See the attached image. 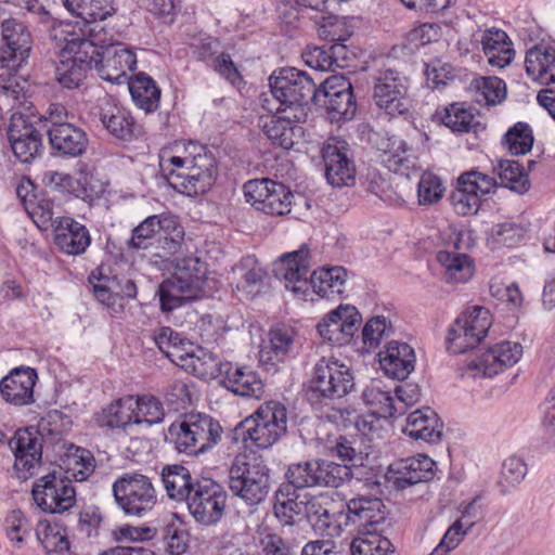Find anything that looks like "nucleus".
Returning a JSON list of instances; mask_svg holds the SVG:
<instances>
[{
  "mask_svg": "<svg viewBox=\"0 0 555 555\" xmlns=\"http://www.w3.org/2000/svg\"><path fill=\"white\" fill-rule=\"evenodd\" d=\"M162 479L168 496L176 501H185L196 481L183 465L164 467Z\"/></svg>",
  "mask_w": 555,
  "mask_h": 555,
  "instance_id": "de8ad7c7",
  "label": "nucleus"
},
{
  "mask_svg": "<svg viewBox=\"0 0 555 555\" xmlns=\"http://www.w3.org/2000/svg\"><path fill=\"white\" fill-rule=\"evenodd\" d=\"M281 274L285 287L295 294H304L309 285L323 298H335L345 291L348 272L344 267L314 270L310 279L309 250L299 249L282 258Z\"/></svg>",
  "mask_w": 555,
  "mask_h": 555,
  "instance_id": "7ed1b4c3",
  "label": "nucleus"
},
{
  "mask_svg": "<svg viewBox=\"0 0 555 555\" xmlns=\"http://www.w3.org/2000/svg\"><path fill=\"white\" fill-rule=\"evenodd\" d=\"M68 470L78 480H86L95 469V459L91 451L83 448H76L67 459Z\"/></svg>",
  "mask_w": 555,
  "mask_h": 555,
  "instance_id": "338daca9",
  "label": "nucleus"
},
{
  "mask_svg": "<svg viewBox=\"0 0 555 555\" xmlns=\"http://www.w3.org/2000/svg\"><path fill=\"white\" fill-rule=\"evenodd\" d=\"M325 178L333 186H349L356 181V167L344 140L328 139L322 147Z\"/></svg>",
  "mask_w": 555,
  "mask_h": 555,
  "instance_id": "412c9836",
  "label": "nucleus"
},
{
  "mask_svg": "<svg viewBox=\"0 0 555 555\" xmlns=\"http://www.w3.org/2000/svg\"><path fill=\"white\" fill-rule=\"evenodd\" d=\"M501 143L512 155H524L532 149V129L527 122L518 121L506 131Z\"/></svg>",
  "mask_w": 555,
  "mask_h": 555,
  "instance_id": "864d4df0",
  "label": "nucleus"
},
{
  "mask_svg": "<svg viewBox=\"0 0 555 555\" xmlns=\"http://www.w3.org/2000/svg\"><path fill=\"white\" fill-rule=\"evenodd\" d=\"M306 117V113H278L271 116L262 125V130L267 138L278 146L285 150L293 147L295 139L302 133V128L297 125Z\"/></svg>",
  "mask_w": 555,
  "mask_h": 555,
  "instance_id": "473e14b6",
  "label": "nucleus"
},
{
  "mask_svg": "<svg viewBox=\"0 0 555 555\" xmlns=\"http://www.w3.org/2000/svg\"><path fill=\"white\" fill-rule=\"evenodd\" d=\"M496 188L498 180L494 176L470 170L460 175L449 199L457 215L472 216L478 212L482 197Z\"/></svg>",
  "mask_w": 555,
  "mask_h": 555,
  "instance_id": "f3484780",
  "label": "nucleus"
},
{
  "mask_svg": "<svg viewBox=\"0 0 555 555\" xmlns=\"http://www.w3.org/2000/svg\"><path fill=\"white\" fill-rule=\"evenodd\" d=\"M527 76L540 85L555 83V46L540 42L527 50L525 55Z\"/></svg>",
  "mask_w": 555,
  "mask_h": 555,
  "instance_id": "72a5a7b5",
  "label": "nucleus"
},
{
  "mask_svg": "<svg viewBox=\"0 0 555 555\" xmlns=\"http://www.w3.org/2000/svg\"><path fill=\"white\" fill-rule=\"evenodd\" d=\"M159 350L171 361L184 360V346L189 341L171 327H162L154 336Z\"/></svg>",
  "mask_w": 555,
  "mask_h": 555,
  "instance_id": "6e6d98bb",
  "label": "nucleus"
},
{
  "mask_svg": "<svg viewBox=\"0 0 555 555\" xmlns=\"http://www.w3.org/2000/svg\"><path fill=\"white\" fill-rule=\"evenodd\" d=\"M36 505L44 513L62 514L76 504V490L72 480L61 472L40 477L33 486Z\"/></svg>",
  "mask_w": 555,
  "mask_h": 555,
  "instance_id": "dca6fc26",
  "label": "nucleus"
},
{
  "mask_svg": "<svg viewBox=\"0 0 555 555\" xmlns=\"http://www.w3.org/2000/svg\"><path fill=\"white\" fill-rule=\"evenodd\" d=\"M476 500L469 502L462 512V517L456 519L446 531L439 544L428 555H447L453 551L475 525Z\"/></svg>",
  "mask_w": 555,
  "mask_h": 555,
  "instance_id": "a19ab883",
  "label": "nucleus"
},
{
  "mask_svg": "<svg viewBox=\"0 0 555 555\" xmlns=\"http://www.w3.org/2000/svg\"><path fill=\"white\" fill-rule=\"evenodd\" d=\"M459 238L453 244L454 250H439L437 261L443 268V278L448 283H465L474 275L473 260L460 253Z\"/></svg>",
  "mask_w": 555,
  "mask_h": 555,
  "instance_id": "58836bf2",
  "label": "nucleus"
},
{
  "mask_svg": "<svg viewBox=\"0 0 555 555\" xmlns=\"http://www.w3.org/2000/svg\"><path fill=\"white\" fill-rule=\"evenodd\" d=\"M92 64L103 80L121 85L130 79L129 75L137 68V55L131 48L119 43L101 51Z\"/></svg>",
  "mask_w": 555,
  "mask_h": 555,
  "instance_id": "6ab92c4d",
  "label": "nucleus"
},
{
  "mask_svg": "<svg viewBox=\"0 0 555 555\" xmlns=\"http://www.w3.org/2000/svg\"><path fill=\"white\" fill-rule=\"evenodd\" d=\"M318 34L321 39L332 43L347 41L352 31L344 18L335 15H322L318 22Z\"/></svg>",
  "mask_w": 555,
  "mask_h": 555,
  "instance_id": "bf43d9fd",
  "label": "nucleus"
},
{
  "mask_svg": "<svg viewBox=\"0 0 555 555\" xmlns=\"http://www.w3.org/2000/svg\"><path fill=\"white\" fill-rule=\"evenodd\" d=\"M127 82L131 98L139 108L145 113H152L158 108L160 89L152 77L139 73Z\"/></svg>",
  "mask_w": 555,
  "mask_h": 555,
  "instance_id": "37998d69",
  "label": "nucleus"
},
{
  "mask_svg": "<svg viewBox=\"0 0 555 555\" xmlns=\"http://www.w3.org/2000/svg\"><path fill=\"white\" fill-rule=\"evenodd\" d=\"M375 493L372 496L359 494L346 503L349 525L357 527L358 535L371 532H385L389 526L386 505L377 494H383L380 483L374 482Z\"/></svg>",
  "mask_w": 555,
  "mask_h": 555,
  "instance_id": "2eb2a0df",
  "label": "nucleus"
},
{
  "mask_svg": "<svg viewBox=\"0 0 555 555\" xmlns=\"http://www.w3.org/2000/svg\"><path fill=\"white\" fill-rule=\"evenodd\" d=\"M287 422V409L283 403L266 401L235 426L232 441H241L246 449H269L285 436Z\"/></svg>",
  "mask_w": 555,
  "mask_h": 555,
  "instance_id": "20e7f679",
  "label": "nucleus"
},
{
  "mask_svg": "<svg viewBox=\"0 0 555 555\" xmlns=\"http://www.w3.org/2000/svg\"><path fill=\"white\" fill-rule=\"evenodd\" d=\"M48 138L53 153L62 157H78L86 153L89 139L83 129L65 121H52Z\"/></svg>",
  "mask_w": 555,
  "mask_h": 555,
  "instance_id": "bb28decb",
  "label": "nucleus"
},
{
  "mask_svg": "<svg viewBox=\"0 0 555 555\" xmlns=\"http://www.w3.org/2000/svg\"><path fill=\"white\" fill-rule=\"evenodd\" d=\"M346 509L331 512L327 509L321 518L312 520L314 531L326 537H338L345 527L349 525Z\"/></svg>",
  "mask_w": 555,
  "mask_h": 555,
  "instance_id": "e2e57ef3",
  "label": "nucleus"
},
{
  "mask_svg": "<svg viewBox=\"0 0 555 555\" xmlns=\"http://www.w3.org/2000/svg\"><path fill=\"white\" fill-rule=\"evenodd\" d=\"M33 108V103L18 83L0 86V118L10 119L9 141L14 155L22 163H30L43 151L41 133L29 120Z\"/></svg>",
  "mask_w": 555,
  "mask_h": 555,
  "instance_id": "f03ea898",
  "label": "nucleus"
},
{
  "mask_svg": "<svg viewBox=\"0 0 555 555\" xmlns=\"http://www.w3.org/2000/svg\"><path fill=\"white\" fill-rule=\"evenodd\" d=\"M119 37L118 31L107 28L106 25L98 21L85 23L83 28H80V34L73 31L66 38L75 41V46L82 51L83 57L95 60L101 51L119 44Z\"/></svg>",
  "mask_w": 555,
  "mask_h": 555,
  "instance_id": "7c9ffc66",
  "label": "nucleus"
},
{
  "mask_svg": "<svg viewBox=\"0 0 555 555\" xmlns=\"http://www.w3.org/2000/svg\"><path fill=\"white\" fill-rule=\"evenodd\" d=\"M38 379L35 369L15 367L0 380L2 399L12 405L24 406L34 400V387Z\"/></svg>",
  "mask_w": 555,
  "mask_h": 555,
  "instance_id": "c756f323",
  "label": "nucleus"
},
{
  "mask_svg": "<svg viewBox=\"0 0 555 555\" xmlns=\"http://www.w3.org/2000/svg\"><path fill=\"white\" fill-rule=\"evenodd\" d=\"M298 335L294 327L285 324L272 327L260 351V362L268 369L294 359L297 354Z\"/></svg>",
  "mask_w": 555,
  "mask_h": 555,
  "instance_id": "5701e85b",
  "label": "nucleus"
},
{
  "mask_svg": "<svg viewBox=\"0 0 555 555\" xmlns=\"http://www.w3.org/2000/svg\"><path fill=\"white\" fill-rule=\"evenodd\" d=\"M436 463L427 455L401 459L389 466L386 475L388 481L397 490L426 482L435 476Z\"/></svg>",
  "mask_w": 555,
  "mask_h": 555,
  "instance_id": "393cba45",
  "label": "nucleus"
},
{
  "mask_svg": "<svg viewBox=\"0 0 555 555\" xmlns=\"http://www.w3.org/2000/svg\"><path fill=\"white\" fill-rule=\"evenodd\" d=\"M435 117L453 132L459 133L475 131L479 124L472 107L460 102L437 109Z\"/></svg>",
  "mask_w": 555,
  "mask_h": 555,
  "instance_id": "c03bdc74",
  "label": "nucleus"
},
{
  "mask_svg": "<svg viewBox=\"0 0 555 555\" xmlns=\"http://www.w3.org/2000/svg\"><path fill=\"white\" fill-rule=\"evenodd\" d=\"M2 46L0 48V78L14 85L10 78L26 62L31 50V36L17 20L9 18L1 23Z\"/></svg>",
  "mask_w": 555,
  "mask_h": 555,
  "instance_id": "f8f14e48",
  "label": "nucleus"
},
{
  "mask_svg": "<svg viewBox=\"0 0 555 555\" xmlns=\"http://www.w3.org/2000/svg\"><path fill=\"white\" fill-rule=\"evenodd\" d=\"M172 276L186 285V288H195L203 293V284L206 276L205 263L197 257L178 259Z\"/></svg>",
  "mask_w": 555,
  "mask_h": 555,
  "instance_id": "603ef678",
  "label": "nucleus"
},
{
  "mask_svg": "<svg viewBox=\"0 0 555 555\" xmlns=\"http://www.w3.org/2000/svg\"><path fill=\"white\" fill-rule=\"evenodd\" d=\"M527 472V465L521 457L515 455L507 457L502 464L499 481L502 493H506L509 487L519 485L526 477Z\"/></svg>",
  "mask_w": 555,
  "mask_h": 555,
  "instance_id": "680f3d73",
  "label": "nucleus"
},
{
  "mask_svg": "<svg viewBox=\"0 0 555 555\" xmlns=\"http://www.w3.org/2000/svg\"><path fill=\"white\" fill-rule=\"evenodd\" d=\"M382 162L390 171L410 177L417 167V159L406 142L398 137H389L382 142Z\"/></svg>",
  "mask_w": 555,
  "mask_h": 555,
  "instance_id": "c9c22d12",
  "label": "nucleus"
},
{
  "mask_svg": "<svg viewBox=\"0 0 555 555\" xmlns=\"http://www.w3.org/2000/svg\"><path fill=\"white\" fill-rule=\"evenodd\" d=\"M244 196L256 210L269 216H285L292 211L294 195L283 183L269 178L253 179L243 185Z\"/></svg>",
  "mask_w": 555,
  "mask_h": 555,
  "instance_id": "ddd939ff",
  "label": "nucleus"
},
{
  "mask_svg": "<svg viewBox=\"0 0 555 555\" xmlns=\"http://www.w3.org/2000/svg\"><path fill=\"white\" fill-rule=\"evenodd\" d=\"M480 42L490 65L504 68L514 60L513 42L504 30L488 28L482 31Z\"/></svg>",
  "mask_w": 555,
  "mask_h": 555,
  "instance_id": "4c0bfd02",
  "label": "nucleus"
},
{
  "mask_svg": "<svg viewBox=\"0 0 555 555\" xmlns=\"http://www.w3.org/2000/svg\"><path fill=\"white\" fill-rule=\"evenodd\" d=\"M185 502L197 522L210 526L217 524L224 514L227 492L211 478H196Z\"/></svg>",
  "mask_w": 555,
  "mask_h": 555,
  "instance_id": "4468645a",
  "label": "nucleus"
},
{
  "mask_svg": "<svg viewBox=\"0 0 555 555\" xmlns=\"http://www.w3.org/2000/svg\"><path fill=\"white\" fill-rule=\"evenodd\" d=\"M36 535L49 555H72L68 533L62 525L41 521Z\"/></svg>",
  "mask_w": 555,
  "mask_h": 555,
  "instance_id": "09e8293b",
  "label": "nucleus"
},
{
  "mask_svg": "<svg viewBox=\"0 0 555 555\" xmlns=\"http://www.w3.org/2000/svg\"><path fill=\"white\" fill-rule=\"evenodd\" d=\"M444 188L440 178L431 172H424L417 185L420 205H433L440 201Z\"/></svg>",
  "mask_w": 555,
  "mask_h": 555,
  "instance_id": "774afa93",
  "label": "nucleus"
},
{
  "mask_svg": "<svg viewBox=\"0 0 555 555\" xmlns=\"http://www.w3.org/2000/svg\"><path fill=\"white\" fill-rule=\"evenodd\" d=\"M229 488L247 506L261 504L270 491V469L261 456L237 454L229 469Z\"/></svg>",
  "mask_w": 555,
  "mask_h": 555,
  "instance_id": "423d86ee",
  "label": "nucleus"
},
{
  "mask_svg": "<svg viewBox=\"0 0 555 555\" xmlns=\"http://www.w3.org/2000/svg\"><path fill=\"white\" fill-rule=\"evenodd\" d=\"M181 155L160 156V168L168 184L186 196L205 194L215 184L218 176L217 160L207 146L190 141L182 143Z\"/></svg>",
  "mask_w": 555,
  "mask_h": 555,
  "instance_id": "f257e3e1",
  "label": "nucleus"
},
{
  "mask_svg": "<svg viewBox=\"0 0 555 555\" xmlns=\"http://www.w3.org/2000/svg\"><path fill=\"white\" fill-rule=\"evenodd\" d=\"M184 231L176 217L153 215L145 218L132 230L127 247L131 250L147 249L155 238L164 240L169 253H176L183 241Z\"/></svg>",
  "mask_w": 555,
  "mask_h": 555,
  "instance_id": "9b49d317",
  "label": "nucleus"
},
{
  "mask_svg": "<svg viewBox=\"0 0 555 555\" xmlns=\"http://www.w3.org/2000/svg\"><path fill=\"white\" fill-rule=\"evenodd\" d=\"M322 98L323 105L333 121L349 120L354 116L357 103L353 93H339Z\"/></svg>",
  "mask_w": 555,
  "mask_h": 555,
  "instance_id": "13d9d810",
  "label": "nucleus"
},
{
  "mask_svg": "<svg viewBox=\"0 0 555 555\" xmlns=\"http://www.w3.org/2000/svg\"><path fill=\"white\" fill-rule=\"evenodd\" d=\"M360 323L361 315L356 307L340 305L324 315L317 330L325 341L333 346H344L351 341Z\"/></svg>",
  "mask_w": 555,
  "mask_h": 555,
  "instance_id": "aec40b11",
  "label": "nucleus"
},
{
  "mask_svg": "<svg viewBox=\"0 0 555 555\" xmlns=\"http://www.w3.org/2000/svg\"><path fill=\"white\" fill-rule=\"evenodd\" d=\"M380 367L395 379H405L414 370L415 353L406 343L389 341L378 353Z\"/></svg>",
  "mask_w": 555,
  "mask_h": 555,
  "instance_id": "f704fd0d",
  "label": "nucleus"
},
{
  "mask_svg": "<svg viewBox=\"0 0 555 555\" xmlns=\"http://www.w3.org/2000/svg\"><path fill=\"white\" fill-rule=\"evenodd\" d=\"M222 427L210 415L186 414L173 422L165 435V441L179 453L195 455L215 447L221 439Z\"/></svg>",
  "mask_w": 555,
  "mask_h": 555,
  "instance_id": "39448f33",
  "label": "nucleus"
},
{
  "mask_svg": "<svg viewBox=\"0 0 555 555\" xmlns=\"http://www.w3.org/2000/svg\"><path fill=\"white\" fill-rule=\"evenodd\" d=\"M492 319L489 309L474 306L464 311L448 331L447 348L452 353H464L475 348L487 335Z\"/></svg>",
  "mask_w": 555,
  "mask_h": 555,
  "instance_id": "9d476101",
  "label": "nucleus"
},
{
  "mask_svg": "<svg viewBox=\"0 0 555 555\" xmlns=\"http://www.w3.org/2000/svg\"><path fill=\"white\" fill-rule=\"evenodd\" d=\"M138 408L133 409L135 417L139 418L140 425L146 424L152 426L163 422L165 411L162 402L153 396L135 397Z\"/></svg>",
  "mask_w": 555,
  "mask_h": 555,
  "instance_id": "052dcab7",
  "label": "nucleus"
},
{
  "mask_svg": "<svg viewBox=\"0 0 555 555\" xmlns=\"http://www.w3.org/2000/svg\"><path fill=\"white\" fill-rule=\"evenodd\" d=\"M385 532H371L357 535L350 544L352 555H395L393 544Z\"/></svg>",
  "mask_w": 555,
  "mask_h": 555,
  "instance_id": "3c124183",
  "label": "nucleus"
},
{
  "mask_svg": "<svg viewBox=\"0 0 555 555\" xmlns=\"http://www.w3.org/2000/svg\"><path fill=\"white\" fill-rule=\"evenodd\" d=\"M157 294L164 312H171L202 296V293L195 288H186L184 283L178 282L172 275L160 283Z\"/></svg>",
  "mask_w": 555,
  "mask_h": 555,
  "instance_id": "79ce46f5",
  "label": "nucleus"
},
{
  "mask_svg": "<svg viewBox=\"0 0 555 555\" xmlns=\"http://www.w3.org/2000/svg\"><path fill=\"white\" fill-rule=\"evenodd\" d=\"M269 82L271 93L279 102L278 113H306V106L312 102H320V92L313 79L297 68H280L273 72Z\"/></svg>",
  "mask_w": 555,
  "mask_h": 555,
  "instance_id": "0eeeda50",
  "label": "nucleus"
},
{
  "mask_svg": "<svg viewBox=\"0 0 555 555\" xmlns=\"http://www.w3.org/2000/svg\"><path fill=\"white\" fill-rule=\"evenodd\" d=\"M315 460L292 464L287 472L286 477L289 485L296 489H305L318 487Z\"/></svg>",
  "mask_w": 555,
  "mask_h": 555,
  "instance_id": "69168bd1",
  "label": "nucleus"
},
{
  "mask_svg": "<svg viewBox=\"0 0 555 555\" xmlns=\"http://www.w3.org/2000/svg\"><path fill=\"white\" fill-rule=\"evenodd\" d=\"M65 9L87 22H104L117 12L115 0H62Z\"/></svg>",
  "mask_w": 555,
  "mask_h": 555,
  "instance_id": "a18cd8bd",
  "label": "nucleus"
},
{
  "mask_svg": "<svg viewBox=\"0 0 555 555\" xmlns=\"http://www.w3.org/2000/svg\"><path fill=\"white\" fill-rule=\"evenodd\" d=\"M318 487L338 488L351 477L348 464H338L328 460H315Z\"/></svg>",
  "mask_w": 555,
  "mask_h": 555,
  "instance_id": "5fc2aeb1",
  "label": "nucleus"
},
{
  "mask_svg": "<svg viewBox=\"0 0 555 555\" xmlns=\"http://www.w3.org/2000/svg\"><path fill=\"white\" fill-rule=\"evenodd\" d=\"M185 365L191 367L194 375L201 378H209L216 375L220 376V366L223 362L208 351L199 350L197 354L184 352Z\"/></svg>",
  "mask_w": 555,
  "mask_h": 555,
  "instance_id": "4d7b16f0",
  "label": "nucleus"
},
{
  "mask_svg": "<svg viewBox=\"0 0 555 555\" xmlns=\"http://www.w3.org/2000/svg\"><path fill=\"white\" fill-rule=\"evenodd\" d=\"M53 234L56 247L69 256L82 255L91 244L88 228L69 216L55 217Z\"/></svg>",
  "mask_w": 555,
  "mask_h": 555,
  "instance_id": "c85d7f7f",
  "label": "nucleus"
},
{
  "mask_svg": "<svg viewBox=\"0 0 555 555\" xmlns=\"http://www.w3.org/2000/svg\"><path fill=\"white\" fill-rule=\"evenodd\" d=\"M493 173L499 178L498 186H504L518 194L529 190L530 181L524 167L517 160L500 159L493 166Z\"/></svg>",
  "mask_w": 555,
  "mask_h": 555,
  "instance_id": "8fccbe9b",
  "label": "nucleus"
},
{
  "mask_svg": "<svg viewBox=\"0 0 555 555\" xmlns=\"http://www.w3.org/2000/svg\"><path fill=\"white\" fill-rule=\"evenodd\" d=\"M409 79L398 70L380 69L375 77L373 99L390 117L404 116L410 111Z\"/></svg>",
  "mask_w": 555,
  "mask_h": 555,
  "instance_id": "a211bd4d",
  "label": "nucleus"
},
{
  "mask_svg": "<svg viewBox=\"0 0 555 555\" xmlns=\"http://www.w3.org/2000/svg\"><path fill=\"white\" fill-rule=\"evenodd\" d=\"M138 408L134 396L119 398L107 406L96 417V423L101 427L111 429H125L129 425H140L139 418H134V410Z\"/></svg>",
  "mask_w": 555,
  "mask_h": 555,
  "instance_id": "ea45409f",
  "label": "nucleus"
},
{
  "mask_svg": "<svg viewBox=\"0 0 555 555\" xmlns=\"http://www.w3.org/2000/svg\"><path fill=\"white\" fill-rule=\"evenodd\" d=\"M116 506L127 516L144 517L157 504V490L151 477L137 472L124 473L112 485Z\"/></svg>",
  "mask_w": 555,
  "mask_h": 555,
  "instance_id": "1a4fd4ad",
  "label": "nucleus"
},
{
  "mask_svg": "<svg viewBox=\"0 0 555 555\" xmlns=\"http://www.w3.org/2000/svg\"><path fill=\"white\" fill-rule=\"evenodd\" d=\"M65 44L60 51V61L55 68L57 82L66 89L79 88L91 69L93 59L83 57L82 51L74 40L64 39Z\"/></svg>",
  "mask_w": 555,
  "mask_h": 555,
  "instance_id": "b1692460",
  "label": "nucleus"
},
{
  "mask_svg": "<svg viewBox=\"0 0 555 555\" xmlns=\"http://www.w3.org/2000/svg\"><path fill=\"white\" fill-rule=\"evenodd\" d=\"M9 444L15 456L14 469L17 478L28 479L41 463L42 444L40 434L34 428L18 429Z\"/></svg>",
  "mask_w": 555,
  "mask_h": 555,
  "instance_id": "4be33fe9",
  "label": "nucleus"
},
{
  "mask_svg": "<svg viewBox=\"0 0 555 555\" xmlns=\"http://www.w3.org/2000/svg\"><path fill=\"white\" fill-rule=\"evenodd\" d=\"M403 433L412 439L436 443L441 439L442 424L434 410L424 408L409 414Z\"/></svg>",
  "mask_w": 555,
  "mask_h": 555,
  "instance_id": "e433bc0d",
  "label": "nucleus"
},
{
  "mask_svg": "<svg viewBox=\"0 0 555 555\" xmlns=\"http://www.w3.org/2000/svg\"><path fill=\"white\" fill-rule=\"evenodd\" d=\"M522 347L518 343L501 341L490 347L468 363V369L476 371L475 375L493 377L504 369L518 362Z\"/></svg>",
  "mask_w": 555,
  "mask_h": 555,
  "instance_id": "a878e982",
  "label": "nucleus"
},
{
  "mask_svg": "<svg viewBox=\"0 0 555 555\" xmlns=\"http://www.w3.org/2000/svg\"><path fill=\"white\" fill-rule=\"evenodd\" d=\"M99 118L103 127L116 139L130 141L139 131L131 113L112 98H104L99 104Z\"/></svg>",
  "mask_w": 555,
  "mask_h": 555,
  "instance_id": "2f4dec72",
  "label": "nucleus"
},
{
  "mask_svg": "<svg viewBox=\"0 0 555 555\" xmlns=\"http://www.w3.org/2000/svg\"><path fill=\"white\" fill-rule=\"evenodd\" d=\"M353 388L350 367L335 357H322L312 367L307 391L310 400L323 402L339 400Z\"/></svg>",
  "mask_w": 555,
  "mask_h": 555,
  "instance_id": "6e6552de",
  "label": "nucleus"
},
{
  "mask_svg": "<svg viewBox=\"0 0 555 555\" xmlns=\"http://www.w3.org/2000/svg\"><path fill=\"white\" fill-rule=\"evenodd\" d=\"M362 399L378 417L388 418L402 413L401 406L395 403V398L382 380H373L367 385L362 392Z\"/></svg>",
  "mask_w": 555,
  "mask_h": 555,
  "instance_id": "49530a36",
  "label": "nucleus"
},
{
  "mask_svg": "<svg viewBox=\"0 0 555 555\" xmlns=\"http://www.w3.org/2000/svg\"><path fill=\"white\" fill-rule=\"evenodd\" d=\"M162 542L167 554L182 555L189 548L190 537L181 526L170 524L163 529Z\"/></svg>",
  "mask_w": 555,
  "mask_h": 555,
  "instance_id": "0e129e2a",
  "label": "nucleus"
},
{
  "mask_svg": "<svg viewBox=\"0 0 555 555\" xmlns=\"http://www.w3.org/2000/svg\"><path fill=\"white\" fill-rule=\"evenodd\" d=\"M221 384L236 396L260 399L264 384L258 373L247 365L224 362L220 366Z\"/></svg>",
  "mask_w": 555,
  "mask_h": 555,
  "instance_id": "cd10ccee",
  "label": "nucleus"
}]
</instances>
